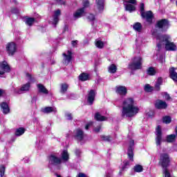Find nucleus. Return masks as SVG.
<instances>
[{
  "label": "nucleus",
  "mask_w": 177,
  "mask_h": 177,
  "mask_svg": "<svg viewBox=\"0 0 177 177\" xmlns=\"http://www.w3.org/2000/svg\"><path fill=\"white\" fill-rule=\"evenodd\" d=\"M30 83L28 82L26 84H24L20 88H15V87H12L11 89L12 92L14 93H22V92H27V91H30Z\"/></svg>",
  "instance_id": "nucleus-10"
},
{
  "label": "nucleus",
  "mask_w": 177,
  "mask_h": 177,
  "mask_svg": "<svg viewBox=\"0 0 177 177\" xmlns=\"http://www.w3.org/2000/svg\"><path fill=\"white\" fill-rule=\"evenodd\" d=\"M101 139L104 142H110L113 140V138L110 136H101Z\"/></svg>",
  "instance_id": "nucleus-39"
},
{
  "label": "nucleus",
  "mask_w": 177,
  "mask_h": 177,
  "mask_svg": "<svg viewBox=\"0 0 177 177\" xmlns=\"http://www.w3.org/2000/svg\"><path fill=\"white\" fill-rule=\"evenodd\" d=\"M77 157H80L81 156V150L80 149H76L75 151Z\"/></svg>",
  "instance_id": "nucleus-52"
},
{
  "label": "nucleus",
  "mask_w": 177,
  "mask_h": 177,
  "mask_svg": "<svg viewBox=\"0 0 177 177\" xmlns=\"http://www.w3.org/2000/svg\"><path fill=\"white\" fill-rule=\"evenodd\" d=\"M156 68L153 67H149L147 70L148 75H156Z\"/></svg>",
  "instance_id": "nucleus-37"
},
{
  "label": "nucleus",
  "mask_w": 177,
  "mask_h": 177,
  "mask_svg": "<svg viewBox=\"0 0 177 177\" xmlns=\"http://www.w3.org/2000/svg\"><path fill=\"white\" fill-rule=\"evenodd\" d=\"M176 138V136L175 134L169 135L167 137V140L169 143H171L175 140V138Z\"/></svg>",
  "instance_id": "nucleus-36"
},
{
  "label": "nucleus",
  "mask_w": 177,
  "mask_h": 177,
  "mask_svg": "<svg viewBox=\"0 0 177 177\" xmlns=\"http://www.w3.org/2000/svg\"><path fill=\"white\" fill-rule=\"evenodd\" d=\"M35 21V19L34 18H26L25 23L27 24V26H32Z\"/></svg>",
  "instance_id": "nucleus-35"
},
{
  "label": "nucleus",
  "mask_w": 177,
  "mask_h": 177,
  "mask_svg": "<svg viewBox=\"0 0 177 177\" xmlns=\"http://www.w3.org/2000/svg\"><path fill=\"white\" fill-rule=\"evenodd\" d=\"M140 12L142 19H146L148 23L153 21V12L151 11L145 12V3H141L140 5Z\"/></svg>",
  "instance_id": "nucleus-5"
},
{
  "label": "nucleus",
  "mask_w": 177,
  "mask_h": 177,
  "mask_svg": "<svg viewBox=\"0 0 177 177\" xmlns=\"http://www.w3.org/2000/svg\"><path fill=\"white\" fill-rule=\"evenodd\" d=\"M87 19L88 20H90V21H93V20H95V16L93 15V14H89L87 16Z\"/></svg>",
  "instance_id": "nucleus-45"
},
{
  "label": "nucleus",
  "mask_w": 177,
  "mask_h": 177,
  "mask_svg": "<svg viewBox=\"0 0 177 177\" xmlns=\"http://www.w3.org/2000/svg\"><path fill=\"white\" fill-rule=\"evenodd\" d=\"M129 167V161L128 160H125L123 162V165L122 166V171H125V169H127V168Z\"/></svg>",
  "instance_id": "nucleus-41"
},
{
  "label": "nucleus",
  "mask_w": 177,
  "mask_h": 177,
  "mask_svg": "<svg viewBox=\"0 0 177 177\" xmlns=\"http://www.w3.org/2000/svg\"><path fill=\"white\" fill-rule=\"evenodd\" d=\"M156 28H158L160 31H167L169 28V21L167 19H160L157 21L156 25Z\"/></svg>",
  "instance_id": "nucleus-7"
},
{
  "label": "nucleus",
  "mask_w": 177,
  "mask_h": 177,
  "mask_svg": "<svg viewBox=\"0 0 177 177\" xmlns=\"http://www.w3.org/2000/svg\"><path fill=\"white\" fill-rule=\"evenodd\" d=\"M8 53L10 56H13L16 53V44L13 42L9 43L6 46Z\"/></svg>",
  "instance_id": "nucleus-14"
},
{
  "label": "nucleus",
  "mask_w": 177,
  "mask_h": 177,
  "mask_svg": "<svg viewBox=\"0 0 177 177\" xmlns=\"http://www.w3.org/2000/svg\"><path fill=\"white\" fill-rule=\"evenodd\" d=\"M102 129V127L97 126L94 129V131L96 132V133L100 132V130Z\"/></svg>",
  "instance_id": "nucleus-50"
},
{
  "label": "nucleus",
  "mask_w": 177,
  "mask_h": 177,
  "mask_svg": "<svg viewBox=\"0 0 177 177\" xmlns=\"http://www.w3.org/2000/svg\"><path fill=\"white\" fill-rule=\"evenodd\" d=\"M108 71L111 74H115V73H117V66H115L114 64H112L109 66Z\"/></svg>",
  "instance_id": "nucleus-30"
},
{
  "label": "nucleus",
  "mask_w": 177,
  "mask_h": 177,
  "mask_svg": "<svg viewBox=\"0 0 177 177\" xmlns=\"http://www.w3.org/2000/svg\"><path fill=\"white\" fill-rule=\"evenodd\" d=\"M57 177H62V176L57 174Z\"/></svg>",
  "instance_id": "nucleus-60"
},
{
  "label": "nucleus",
  "mask_w": 177,
  "mask_h": 177,
  "mask_svg": "<svg viewBox=\"0 0 177 177\" xmlns=\"http://www.w3.org/2000/svg\"><path fill=\"white\" fill-rule=\"evenodd\" d=\"M156 83L160 84V85H162V77H158Z\"/></svg>",
  "instance_id": "nucleus-51"
},
{
  "label": "nucleus",
  "mask_w": 177,
  "mask_h": 177,
  "mask_svg": "<svg viewBox=\"0 0 177 177\" xmlns=\"http://www.w3.org/2000/svg\"><path fill=\"white\" fill-rule=\"evenodd\" d=\"M95 120L97 121H106V117L100 115L99 113H97L95 115Z\"/></svg>",
  "instance_id": "nucleus-32"
},
{
  "label": "nucleus",
  "mask_w": 177,
  "mask_h": 177,
  "mask_svg": "<svg viewBox=\"0 0 177 177\" xmlns=\"http://www.w3.org/2000/svg\"><path fill=\"white\" fill-rule=\"evenodd\" d=\"M79 80L80 81H88L89 80V74L83 73L80 75Z\"/></svg>",
  "instance_id": "nucleus-31"
},
{
  "label": "nucleus",
  "mask_w": 177,
  "mask_h": 177,
  "mask_svg": "<svg viewBox=\"0 0 177 177\" xmlns=\"http://www.w3.org/2000/svg\"><path fill=\"white\" fill-rule=\"evenodd\" d=\"M170 73V77L173 81H175V82H177V73L175 71V68H171L169 69Z\"/></svg>",
  "instance_id": "nucleus-26"
},
{
  "label": "nucleus",
  "mask_w": 177,
  "mask_h": 177,
  "mask_svg": "<svg viewBox=\"0 0 177 177\" xmlns=\"http://www.w3.org/2000/svg\"><path fill=\"white\" fill-rule=\"evenodd\" d=\"M4 93H5V90L0 89V96H1L2 95H4Z\"/></svg>",
  "instance_id": "nucleus-58"
},
{
  "label": "nucleus",
  "mask_w": 177,
  "mask_h": 177,
  "mask_svg": "<svg viewBox=\"0 0 177 177\" xmlns=\"http://www.w3.org/2000/svg\"><path fill=\"white\" fill-rule=\"evenodd\" d=\"M95 96H96V91L95 90H91L88 92L87 102L90 104H93V102L95 101Z\"/></svg>",
  "instance_id": "nucleus-18"
},
{
  "label": "nucleus",
  "mask_w": 177,
  "mask_h": 177,
  "mask_svg": "<svg viewBox=\"0 0 177 177\" xmlns=\"http://www.w3.org/2000/svg\"><path fill=\"white\" fill-rule=\"evenodd\" d=\"M134 145H135V141L133 140H131L130 142H129V147L128 149L127 154H128L129 158H130V160H131V161H133V146H134Z\"/></svg>",
  "instance_id": "nucleus-15"
},
{
  "label": "nucleus",
  "mask_w": 177,
  "mask_h": 177,
  "mask_svg": "<svg viewBox=\"0 0 177 177\" xmlns=\"http://www.w3.org/2000/svg\"><path fill=\"white\" fill-rule=\"evenodd\" d=\"M147 114L149 117H151V115H153V112H151V113H147Z\"/></svg>",
  "instance_id": "nucleus-59"
},
{
  "label": "nucleus",
  "mask_w": 177,
  "mask_h": 177,
  "mask_svg": "<svg viewBox=\"0 0 177 177\" xmlns=\"http://www.w3.org/2000/svg\"><path fill=\"white\" fill-rule=\"evenodd\" d=\"M24 132H26V129L24 127H19L15 131V136H21V135H24Z\"/></svg>",
  "instance_id": "nucleus-28"
},
{
  "label": "nucleus",
  "mask_w": 177,
  "mask_h": 177,
  "mask_svg": "<svg viewBox=\"0 0 177 177\" xmlns=\"http://www.w3.org/2000/svg\"><path fill=\"white\" fill-rule=\"evenodd\" d=\"M57 2H58V3H60L61 5H64V1L57 0Z\"/></svg>",
  "instance_id": "nucleus-56"
},
{
  "label": "nucleus",
  "mask_w": 177,
  "mask_h": 177,
  "mask_svg": "<svg viewBox=\"0 0 177 177\" xmlns=\"http://www.w3.org/2000/svg\"><path fill=\"white\" fill-rule=\"evenodd\" d=\"M125 10L132 13V12H135L136 10V0H123Z\"/></svg>",
  "instance_id": "nucleus-6"
},
{
  "label": "nucleus",
  "mask_w": 177,
  "mask_h": 177,
  "mask_svg": "<svg viewBox=\"0 0 177 177\" xmlns=\"http://www.w3.org/2000/svg\"><path fill=\"white\" fill-rule=\"evenodd\" d=\"M133 28L137 32H140L142 31V24L136 22L133 24Z\"/></svg>",
  "instance_id": "nucleus-29"
},
{
  "label": "nucleus",
  "mask_w": 177,
  "mask_h": 177,
  "mask_svg": "<svg viewBox=\"0 0 177 177\" xmlns=\"http://www.w3.org/2000/svg\"><path fill=\"white\" fill-rule=\"evenodd\" d=\"M49 162L52 165H59L62 164V159L56 156V155H51L49 158Z\"/></svg>",
  "instance_id": "nucleus-16"
},
{
  "label": "nucleus",
  "mask_w": 177,
  "mask_h": 177,
  "mask_svg": "<svg viewBox=\"0 0 177 177\" xmlns=\"http://www.w3.org/2000/svg\"><path fill=\"white\" fill-rule=\"evenodd\" d=\"M129 167V161L128 160H125L123 162V165L122 166V171H125V169H127V168Z\"/></svg>",
  "instance_id": "nucleus-40"
},
{
  "label": "nucleus",
  "mask_w": 177,
  "mask_h": 177,
  "mask_svg": "<svg viewBox=\"0 0 177 177\" xmlns=\"http://www.w3.org/2000/svg\"><path fill=\"white\" fill-rule=\"evenodd\" d=\"M26 80L29 81L28 82H31L32 81V76L30 73H26Z\"/></svg>",
  "instance_id": "nucleus-47"
},
{
  "label": "nucleus",
  "mask_w": 177,
  "mask_h": 177,
  "mask_svg": "<svg viewBox=\"0 0 177 177\" xmlns=\"http://www.w3.org/2000/svg\"><path fill=\"white\" fill-rule=\"evenodd\" d=\"M127 87L124 86H117L115 87V93L118 95H120V96H125L127 93Z\"/></svg>",
  "instance_id": "nucleus-17"
},
{
  "label": "nucleus",
  "mask_w": 177,
  "mask_h": 177,
  "mask_svg": "<svg viewBox=\"0 0 177 177\" xmlns=\"http://www.w3.org/2000/svg\"><path fill=\"white\" fill-rule=\"evenodd\" d=\"M160 164L163 168V174L165 177H172L169 170H168V165H169V156L167 153L160 155Z\"/></svg>",
  "instance_id": "nucleus-3"
},
{
  "label": "nucleus",
  "mask_w": 177,
  "mask_h": 177,
  "mask_svg": "<svg viewBox=\"0 0 177 177\" xmlns=\"http://www.w3.org/2000/svg\"><path fill=\"white\" fill-rule=\"evenodd\" d=\"M95 46L98 48V49H103L104 47V43L102 41V40H96Z\"/></svg>",
  "instance_id": "nucleus-33"
},
{
  "label": "nucleus",
  "mask_w": 177,
  "mask_h": 177,
  "mask_svg": "<svg viewBox=\"0 0 177 177\" xmlns=\"http://www.w3.org/2000/svg\"><path fill=\"white\" fill-rule=\"evenodd\" d=\"M95 8L97 13H103L104 11V0H95Z\"/></svg>",
  "instance_id": "nucleus-11"
},
{
  "label": "nucleus",
  "mask_w": 177,
  "mask_h": 177,
  "mask_svg": "<svg viewBox=\"0 0 177 177\" xmlns=\"http://www.w3.org/2000/svg\"><path fill=\"white\" fill-rule=\"evenodd\" d=\"M106 177H111L110 176H106Z\"/></svg>",
  "instance_id": "nucleus-61"
},
{
  "label": "nucleus",
  "mask_w": 177,
  "mask_h": 177,
  "mask_svg": "<svg viewBox=\"0 0 177 177\" xmlns=\"http://www.w3.org/2000/svg\"><path fill=\"white\" fill-rule=\"evenodd\" d=\"M67 89H68V85L67 83H62L60 84V93H66L67 92Z\"/></svg>",
  "instance_id": "nucleus-27"
},
{
  "label": "nucleus",
  "mask_w": 177,
  "mask_h": 177,
  "mask_svg": "<svg viewBox=\"0 0 177 177\" xmlns=\"http://www.w3.org/2000/svg\"><path fill=\"white\" fill-rule=\"evenodd\" d=\"M70 157L68 155V151L67 150H64L61 153V160L63 162H67L68 161Z\"/></svg>",
  "instance_id": "nucleus-23"
},
{
  "label": "nucleus",
  "mask_w": 177,
  "mask_h": 177,
  "mask_svg": "<svg viewBox=\"0 0 177 177\" xmlns=\"http://www.w3.org/2000/svg\"><path fill=\"white\" fill-rule=\"evenodd\" d=\"M37 88L40 93H44V95H48V93H49V91H48V89H46V88L44 87L42 84H38Z\"/></svg>",
  "instance_id": "nucleus-25"
},
{
  "label": "nucleus",
  "mask_w": 177,
  "mask_h": 177,
  "mask_svg": "<svg viewBox=\"0 0 177 177\" xmlns=\"http://www.w3.org/2000/svg\"><path fill=\"white\" fill-rule=\"evenodd\" d=\"M89 6V1L88 0H84L83 1V8L85 10V8H88Z\"/></svg>",
  "instance_id": "nucleus-44"
},
{
  "label": "nucleus",
  "mask_w": 177,
  "mask_h": 177,
  "mask_svg": "<svg viewBox=\"0 0 177 177\" xmlns=\"http://www.w3.org/2000/svg\"><path fill=\"white\" fill-rule=\"evenodd\" d=\"M12 13H15V15H17V13H19V9L17 8H13L12 10Z\"/></svg>",
  "instance_id": "nucleus-53"
},
{
  "label": "nucleus",
  "mask_w": 177,
  "mask_h": 177,
  "mask_svg": "<svg viewBox=\"0 0 177 177\" xmlns=\"http://www.w3.org/2000/svg\"><path fill=\"white\" fill-rule=\"evenodd\" d=\"M85 13V10L84 8H81L77 9L73 14V17L75 19H80V17H82Z\"/></svg>",
  "instance_id": "nucleus-21"
},
{
  "label": "nucleus",
  "mask_w": 177,
  "mask_h": 177,
  "mask_svg": "<svg viewBox=\"0 0 177 177\" xmlns=\"http://www.w3.org/2000/svg\"><path fill=\"white\" fill-rule=\"evenodd\" d=\"M6 171V167L3 165H0V177L5 176Z\"/></svg>",
  "instance_id": "nucleus-34"
},
{
  "label": "nucleus",
  "mask_w": 177,
  "mask_h": 177,
  "mask_svg": "<svg viewBox=\"0 0 177 177\" xmlns=\"http://www.w3.org/2000/svg\"><path fill=\"white\" fill-rule=\"evenodd\" d=\"M41 111L45 114H49V113H56L57 109L55 106H46L41 109Z\"/></svg>",
  "instance_id": "nucleus-22"
},
{
  "label": "nucleus",
  "mask_w": 177,
  "mask_h": 177,
  "mask_svg": "<svg viewBox=\"0 0 177 177\" xmlns=\"http://www.w3.org/2000/svg\"><path fill=\"white\" fill-rule=\"evenodd\" d=\"M169 36L168 35L158 36L157 37V46L158 49H160L165 45L166 50H175L176 49V45L173 42L169 41Z\"/></svg>",
  "instance_id": "nucleus-2"
},
{
  "label": "nucleus",
  "mask_w": 177,
  "mask_h": 177,
  "mask_svg": "<svg viewBox=\"0 0 177 177\" xmlns=\"http://www.w3.org/2000/svg\"><path fill=\"white\" fill-rule=\"evenodd\" d=\"M91 125H92V123H88L86 127H85V129L87 131V129H89V127H91Z\"/></svg>",
  "instance_id": "nucleus-55"
},
{
  "label": "nucleus",
  "mask_w": 177,
  "mask_h": 177,
  "mask_svg": "<svg viewBox=\"0 0 177 177\" xmlns=\"http://www.w3.org/2000/svg\"><path fill=\"white\" fill-rule=\"evenodd\" d=\"M142 64H143V58L141 56L134 57L132 62L129 64V68L130 70H140Z\"/></svg>",
  "instance_id": "nucleus-4"
},
{
  "label": "nucleus",
  "mask_w": 177,
  "mask_h": 177,
  "mask_svg": "<svg viewBox=\"0 0 177 177\" xmlns=\"http://www.w3.org/2000/svg\"><path fill=\"white\" fill-rule=\"evenodd\" d=\"M78 41H72V45L73 46H76L77 44Z\"/></svg>",
  "instance_id": "nucleus-57"
},
{
  "label": "nucleus",
  "mask_w": 177,
  "mask_h": 177,
  "mask_svg": "<svg viewBox=\"0 0 177 177\" xmlns=\"http://www.w3.org/2000/svg\"><path fill=\"white\" fill-rule=\"evenodd\" d=\"M63 63L64 64H65L66 66L68 65L69 63L71 62V59H73V53H71V51L68 50L65 53H64L63 54Z\"/></svg>",
  "instance_id": "nucleus-12"
},
{
  "label": "nucleus",
  "mask_w": 177,
  "mask_h": 177,
  "mask_svg": "<svg viewBox=\"0 0 177 177\" xmlns=\"http://www.w3.org/2000/svg\"><path fill=\"white\" fill-rule=\"evenodd\" d=\"M65 115H66V120H68L69 121L73 120V115H71V113H66Z\"/></svg>",
  "instance_id": "nucleus-46"
},
{
  "label": "nucleus",
  "mask_w": 177,
  "mask_h": 177,
  "mask_svg": "<svg viewBox=\"0 0 177 177\" xmlns=\"http://www.w3.org/2000/svg\"><path fill=\"white\" fill-rule=\"evenodd\" d=\"M61 15L62 11L58 9L55 10L53 17L50 19V24L56 26V24L59 23V17H60Z\"/></svg>",
  "instance_id": "nucleus-8"
},
{
  "label": "nucleus",
  "mask_w": 177,
  "mask_h": 177,
  "mask_svg": "<svg viewBox=\"0 0 177 177\" xmlns=\"http://www.w3.org/2000/svg\"><path fill=\"white\" fill-rule=\"evenodd\" d=\"M155 106L156 109H161L168 107V104H167V102H165V101L158 100L155 103Z\"/></svg>",
  "instance_id": "nucleus-20"
},
{
  "label": "nucleus",
  "mask_w": 177,
  "mask_h": 177,
  "mask_svg": "<svg viewBox=\"0 0 177 177\" xmlns=\"http://www.w3.org/2000/svg\"><path fill=\"white\" fill-rule=\"evenodd\" d=\"M156 143L157 146H161V142L162 140V132H161V127L158 126L156 129Z\"/></svg>",
  "instance_id": "nucleus-13"
},
{
  "label": "nucleus",
  "mask_w": 177,
  "mask_h": 177,
  "mask_svg": "<svg viewBox=\"0 0 177 177\" xmlns=\"http://www.w3.org/2000/svg\"><path fill=\"white\" fill-rule=\"evenodd\" d=\"M164 97L166 100H171V97L167 93H164Z\"/></svg>",
  "instance_id": "nucleus-48"
},
{
  "label": "nucleus",
  "mask_w": 177,
  "mask_h": 177,
  "mask_svg": "<svg viewBox=\"0 0 177 177\" xmlns=\"http://www.w3.org/2000/svg\"><path fill=\"white\" fill-rule=\"evenodd\" d=\"M1 109L3 113V114H8L10 109H9V105L6 102H2L1 104Z\"/></svg>",
  "instance_id": "nucleus-24"
},
{
  "label": "nucleus",
  "mask_w": 177,
  "mask_h": 177,
  "mask_svg": "<svg viewBox=\"0 0 177 177\" xmlns=\"http://www.w3.org/2000/svg\"><path fill=\"white\" fill-rule=\"evenodd\" d=\"M77 177H86V175H85V174L83 173H79Z\"/></svg>",
  "instance_id": "nucleus-54"
},
{
  "label": "nucleus",
  "mask_w": 177,
  "mask_h": 177,
  "mask_svg": "<svg viewBox=\"0 0 177 177\" xmlns=\"http://www.w3.org/2000/svg\"><path fill=\"white\" fill-rule=\"evenodd\" d=\"M161 84H158V83H156L154 89L155 91H160Z\"/></svg>",
  "instance_id": "nucleus-49"
},
{
  "label": "nucleus",
  "mask_w": 177,
  "mask_h": 177,
  "mask_svg": "<svg viewBox=\"0 0 177 177\" xmlns=\"http://www.w3.org/2000/svg\"><path fill=\"white\" fill-rule=\"evenodd\" d=\"M140 110L133 98H127L122 103V116L132 118L139 113Z\"/></svg>",
  "instance_id": "nucleus-1"
},
{
  "label": "nucleus",
  "mask_w": 177,
  "mask_h": 177,
  "mask_svg": "<svg viewBox=\"0 0 177 177\" xmlns=\"http://www.w3.org/2000/svg\"><path fill=\"white\" fill-rule=\"evenodd\" d=\"M172 121V119L169 116H165L163 118V122L165 124H169Z\"/></svg>",
  "instance_id": "nucleus-42"
},
{
  "label": "nucleus",
  "mask_w": 177,
  "mask_h": 177,
  "mask_svg": "<svg viewBox=\"0 0 177 177\" xmlns=\"http://www.w3.org/2000/svg\"><path fill=\"white\" fill-rule=\"evenodd\" d=\"M134 172H142L143 171V167L140 165H136L133 167Z\"/></svg>",
  "instance_id": "nucleus-38"
},
{
  "label": "nucleus",
  "mask_w": 177,
  "mask_h": 177,
  "mask_svg": "<svg viewBox=\"0 0 177 177\" xmlns=\"http://www.w3.org/2000/svg\"><path fill=\"white\" fill-rule=\"evenodd\" d=\"M10 71V66L8 64L6 61H3L0 62V77H2L6 73H9Z\"/></svg>",
  "instance_id": "nucleus-9"
},
{
  "label": "nucleus",
  "mask_w": 177,
  "mask_h": 177,
  "mask_svg": "<svg viewBox=\"0 0 177 177\" xmlns=\"http://www.w3.org/2000/svg\"><path fill=\"white\" fill-rule=\"evenodd\" d=\"M75 138L76 140H77V142H82L84 140V131L80 129H77L75 131Z\"/></svg>",
  "instance_id": "nucleus-19"
},
{
  "label": "nucleus",
  "mask_w": 177,
  "mask_h": 177,
  "mask_svg": "<svg viewBox=\"0 0 177 177\" xmlns=\"http://www.w3.org/2000/svg\"><path fill=\"white\" fill-rule=\"evenodd\" d=\"M145 92H151L153 91V87L149 84H146L144 88Z\"/></svg>",
  "instance_id": "nucleus-43"
}]
</instances>
